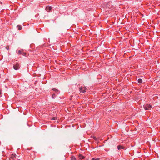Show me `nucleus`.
Listing matches in <instances>:
<instances>
[{
	"instance_id": "9",
	"label": "nucleus",
	"mask_w": 160,
	"mask_h": 160,
	"mask_svg": "<svg viewBox=\"0 0 160 160\" xmlns=\"http://www.w3.org/2000/svg\"><path fill=\"white\" fill-rule=\"evenodd\" d=\"M78 157L79 158L81 159H84L85 158L84 156H82L81 154H79V155Z\"/></svg>"
},
{
	"instance_id": "19",
	"label": "nucleus",
	"mask_w": 160,
	"mask_h": 160,
	"mask_svg": "<svg viewBox=\"0 0 160 160\" xmlns=\"http://www.w3.org/2000/svg\"><path fill=\"white\" fill-rule=\"evenodd\" d=\"M1 91L0 90V96L1 95Z\"/></svg>"
},
{
	"instance_id": "10",
	"label": "nucleus",
	"mask_w": 160,
	"mask_h": 160,
	"mask_svg": "<svg viewBox=\"0 0 160 160\" xmlns=\"http://www.w3.org/2000/svg\"><path fill=\"white\" fill-rule=\"evenodd\" d=\"M15 155H12L11 156L10 158V160H11V159H14V158H15Z\"/></svg>"
},
{
	"instance_id": "7",
	"label": "nucleus",
	"mask_w": 160,
	"mask_h": 160,
	"mask_svg": "<svg viewBox=\"0 0 160 160\" xmlns=\"http://www.w3.org/2000/svg\"><path fill=\"white\" fill-rule=\"evenodd\" d=\"M117 148L118 150H120L121 149H124L125 147L122 145H119L117 146Z\"/></svg>"
},
{
	"instance_id": "1",
	"label": "nucleus",
	"mask_w": 160,
	"mask_h": 160,
	"mask_svg": "<svg viewBox=\"0 0 160 160\" xmlns=\"http://www.w3.org/2000/svg\"><path fill=\"white\" fill-rule=\"evenodd\" d=\"M104 7L107 9H110L112 7V3L110 2H108L107 3H105Z\"/></svg>"
},
{
	"instance_id": "14",
	"label": "nucleus",
	"mask_w": 160,
	"mask_h": 160,
	"mask_svg": "<svg viewBox=\"0 0 160 160\" xmlns=\"http://www.w3.org/2000/svg\"><path fill=\"white\" fill-rule=\"evenodd\" d=\"M57 119V117H53L51 120H56Z\"/></svg>"
},
{
	"instance_id": "11",
	"label": "nucleus",
	"mask_w": 160,
	"mask_h": 160,
	"mask_svg": "<svg viewBox=\"0 0 160 160\" xmlns=\"http://www.w3.org/2000/svg\"><path fill=\"white\" fill-rule=\"evenodd\" d=\"M142 82V80L141 79H139L138 80V82L139 83H141Z\"/></svg>"
},
{
	"instance_id": "12",
	"label": "nucleus",
	"mask_w": 160,
	"mask_h": 160,
	"mask_svg": "<svg viewBox=\"0 0 160 160\" xmlns=\"http://www.w3.org/2000/svg\"><path fill=\"white\" fill-rule=\"evenodd\" d=\"M71 160H76V158L74 156H72L71 158Z\"/></svg>"
},
{
	"instance_id": "13",
	"label": "nucleus",
	"mask_w": 160,
	"mask_h": 160,
	"mask_svg": "<svg viewBox=\"0 0 160 160\" xmlns=\"http://www.w3.org/2000/svg\"><path fill=\"white\" fill-rule=\"evenodd\" d=\"M52 90H53V91H55L56 92H58V89L54 88H53L52 89Z\"/></svg>"
},
{
	"instance_id": "18",
	"label": "nucleus",
	"mask_w": 160,
	"mask_h": 160,
	"mask_svg": "<svg viewBox=\"0 0 160 160\" xmlns=\"http://www.w3.org/2000/svg\"><path fill=\"white\" fill-rule=\"evenodd\" d=\"M6 48L7 50H8L9 49V46H7L6 47Z\"/></svg>"
},
{
	"instance_id": "8",
	"label": "nucleus",
	"mask_w": 160,
	"mask_h": 160,
	"mask_svg": "<svg viewBox=\"0 0 160 160\" xmlns=\"http://www.w3.org/2000/svg\"><path fill=\"white\" fill-rule=\"evenodd\" d=\"M17 29L19 30H21L22 28V26L20 25H18L17 26Z\"/></svg>"
},
{
	"instance_id": "6",
	"label": "nucleus",
	"mask_w": 160,
	"mask_h": 160,
	"mask_svg": "<svg viewBox=\"0 0 160 160\" xmlns=\"http://www.w3.org/2000/svg\"><path fill=\"white\" fill-rule=\"evenodd\" d=\"M46 9L47 11L48 12H51L52 8L51 6H48L46 7Z\"/></svg>"
},
{
	"instance_id": "4",
	"label": "nucleus",
	"mask_w": 160,
	"mask_h": 160,
	"mask_svg": "<svg viewBox=\"0 0 160 160\" xmlns=\"http://www.w3.org/2000/svg\"><path fill=\"white\" fill-rule=\"evenodd\" d=\"M18 54H21L23 56H26L27 54L26 52H24L22 50H19L18 51Z\"/></svg>"
},
{
	"instance_id": "16",
	"label": "nucleus",
	"mask_w": 160,
	"mask_h": 160,
	"mask_svg": "<svg viewBox=\"0 0 160 160\" xmlns=\"http://www.w3.org/2000/svg\"><path fill=\"white\" fill-rule=\"evenodd\" d=\"M55 96H56V95H55V94H53L52 95V97L53 98H54Z\"/></svg>"
},
{
	"instance_id": "15",
	"label": "nucleus",
	"mask_w": 160,
	"mask_h": 160,
	"mask_svg": "<svg viewBox=\"0 0 160 160\" xmlns=\"http://www.w3.org/2000/svg\"><path fill=\"white\" fill-rule=\"evenodd\" d=\"M100 158H92L91 160H99Z\"/></svg>"
},
{
	"instance_id": "5",
	"label": "nucleus",
	"mask_w": 160,
	"mask_h": 160,
	"mask_svg": "<svg viewBox=\"0 0 160 160\" xmlns=\"http://www.w3.org/2000/svg\"><path fill=\"white\" fill-rule=\"evenodd\" d=\"M20 68V65L18 63H17L13 66V68L15 70H18Z\"/></svg>"
},
{
	"instance_id": "3",
	"label": "nucleus",
	"mask_w": 160,
	"mask_h": 160,
	"mask_svg": "<svg viewBox=\"0 0 160 160\" xmlns=\"http://www.w3.org/2000/svg\"><path fill=\"white\" fill-rule=\"evenodd\" d=\"M86 88L85 86H81L79 88V91L81 92L84 93L86 92Z\"/></svg>"
},
{
	"instance_id": "2",
	"label": "nucleus",
	"mask_w": 160,
	"mask_h": 160,
	"mask_svg": "<svg viewBox=\"0 0 160 160\" xmlns=\"http://www.w3.org/2000/svg\"><path fill=\"white\" fill-rule=\"evenodd\" d=\"M143 106L145 110H150L152 107V106L150 104L145 105Z\"/></svg>"
},
{
	"instance_id": "17",
	"label": "nucleus",
	"mask_w": 160,
	"mask_h": 160,
	"mask_svg": "<svg viewBox=\"0 0 160 160\" xmlns=\"http://www.w3.org/2000/svg\"><path fill=\"white\" fill-rule=\"evenodd\" d=\"M93 138L94 139H95V140H97V138H96V137L95 136H93Z\"/></svg>"
}]
</instances>
